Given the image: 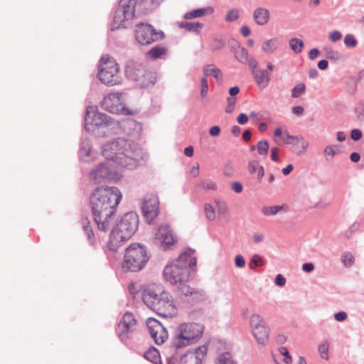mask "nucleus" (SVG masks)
Instances as JSON below:
<instances>
[{
  "label": "nucleus",
  "instance_id": "obj_1",
  "mask_svg": "<svg viewBox=\"0 0 364 364\" xmlns=\"http://www.w3.org/2000/svg\"><path fill=\"white\" fill-rule=\"evenodd\" d=\"M138 146L124 139H119L104 144L102 147V154L107 159L106 163L101 164L90 173V178L96 183H100L102 179L110 181H117L120 176L113 171L109 166V161L123 167H132L136 166L135 156H137Z\"/></svg>",
  "mask_w": 364,
  "mask_h": 364
},
{
  "label": "nucleus",
  "instance_id": "obj_2",
  "mask_svg": "<svg viewBox=\"0 0 364 364\" xmlns=\"http://www.w3.org/2000/svg\"><path fill=\"white\" fill-rule=\"evenodd\" d=\"M121 198V192L115 187H101L94 191L90 203L95 222L100 230L106 232L110 228Z\"/></svg>",
  "mask_w": 364,
  "mask_h": 364
},
{
  "label": "nucleus",
  "instance_id": "obj_3",
  "mask_svg": "<svg viewBox=\"0 0 364 364\" xmlns=\"http://www.w3.org/2000/svg\"><path fill=\"white\" fill-rule=\"evenodd\" d=\"M141 297L144 303L161 316L172 318L178 313L173 296L161 286L151 285L146 287L142 291Z\"/></svg>",
  "mask_w": 364,
  "mask_h": 364
},
{
  "label": "nucleus",
  "instance_id": "obj_4",
  "mask_svg": "<svg viewBox=\"0 0 364 364\" xmlns=\"http://www.w3.org/2000/svg\"><path fill=\"white\" fill-rule=\"evenodd\" d=\"M194 252L193 250L186 249L177 259L167 264L163 272L164 279L172 285L187 283L190 278V269H193L197 264Z\"/></svg>",
  "mask_w": 364,
  "mask_h": 364
},
{
  "label": "nucleus",
  "instance_id": "obj_5",
  "mask_svg": "<svg viewBox=\"0 0 364 364\" xmlns=\"http://www.w3.org/2000/svg\"><path fill=\"white\" fill-rule=\"evenodd\" d=\"M204 326L196 322L183 323L176 328L171 346L183 348L196 343L203 336Z\"/></svg>",
  "mask_w": 364,
  "mask_h": 364
},
{
  "label": "nucleus",
  "instance_id": "obj_6",
  "mask_svg": "<svg viewBox=\"0 0 364 364\" xmlns=\"http://www.w3.org/2000/svg\"><path fill=\"white\" fill-rule=\"evenodd\" d=\"M139 219L136 214L128 213L125 214L110 235L109 246L111 250H116L124 242L128 240L138 228Z\"/></svg>",
  "mask_w": 364,
  "mask_h": 364
},
{
  "label": "nucleus",
  "instance_id": "obj_7",
  "mask_svg": "<svg viewBox=\"0 0 364 364\" xmlns=\"http://www.w3.org/2000/svg\"><path fill=\"white\" fill-rule=\"evenodd\" d=\"M149 257L144 246L139 243H133L125 250L122 268L126 271L138 272L144 267Z\"/></svg>",
  "mask_w": 364,
  "mask_h": 364
},
{
  "label": "nucleus",
  "instance_id": "obj_8",
  "mask_svg": "<svg viewBox=\"0 0 364 364\" xmlns=\"http://www.w3.org/2000/svg\"><path fill=\"white\" fill-rule=\"evenodd\" d=\"M98 79L107 85L113 86L120 83L119 66L114 58L103 55L98 65Z\"/></svg>",
  "mask_w": 364,
  "mask_h": 364
},
{
  "label": "nucleus",
  "instance_id": "obj_9",
  "mask_svg": "<svg viewBox=\"0 0 364 364\" xmlns=\"http://www.w3.org/2000/svg\"><path fill=\"white\" fill-rule=\"evenodd\" d=\"M126 73L131 79L137 82L141 87H148L154 85L156 81L155 73L139 65L128 66Z\"/></svg>",
  "mask_w": 364,
  "mask_h": 364
},
{
  "label": "nucleus",
  "instance_id": "obj_10",
  "mask_svg": "<svg viewBox=\"0 0 364 364\" xmlns=\"http://www.w3.org/2000/svg\"><path fill=\"white\" fill-rule=\"evenodd\" d=\"M136 41L142 46L149 45L163 38V33L156 31L151 25L139 23L134 30Z\"/></svg>",
  "mask_w": 364,
  "mask_h": 364
},
{
  "label": "nucleus",
  "instance_id": "obj_11",
  "mask_svg": "<svg viewBox=\"0 0 364 364\" xmlns=\"http://www.w3.org/2000/svg\"><path fill=\"white\" fill-rule=\"evenodd\" d=\"M250 325L253 336L259 345L265 346L268 343L269 330L267 323L259 314H252L250 318Z\"/></svg>",
  "mask_w": 364,
  "mask_h": 364
},
{
  "label": "nucleus",
  "instance_id": "obj_12",
  "mask_svg": "<svg viewBox=\"0 0 364 364\" xmlns=\"http://www.w3.org/2000/svg\"><path fill=\"white\" fill-rule=\"evenodd\" d=\"M109 123L105 114L98 112V108L95 105L87 107L85 117V127L87 131H93L95 127H101Z\"/></svg>",
  "mask_w": 364,
  "mask_h": 364
},
{
  "label": "nucleus",
  "instance_id": "obj_13",
  "mask_svg": "<svg viewBox=\"0 0 364 364\" xmlns=\"http://www.w3.org/2000/svg\"><path fill=\"white\" fill-rule=\"evenodd\" d=\"M122 95L119 93H111L105 97L102 106L109 112L122 113L125 114H134V111L127 109L121 101Z\"/></svg>",
  "mask_w": 364,
  "mask_h": 364
},
{
  "label": "nucleus",
  "instance_id": "obj_14",
  "mask_svg": "<svg viewBox=\"0 0 364 364\" xmlns=\"http://www.w3.org/2000/svg\"><path fill=\"white\" fill-rule=\"evenodd\" d=\"M146 326L156 344L161 345L167 340L168 334L166 329L156 319L149 318L146 320Z\"/></svg>",
  "mask_w": 364,
  "mask_h": 364
},
{
  "label": "nucleus",
  "instance_id": "obj_15",
  "mask_svg": "<svg viewBox=\"0 0 364 364\" xmlns=\"http://www.w3.org/2000/svg\"><path fill=\"white\" fill-rule=\"evenodd\" d=\"M208 353L207 346L188 350L181 358V364H203Z\"/></svg>",
  "mask_w": 364,
  "mask_h": 364
},
{
  "label": "nucleus",
  "instance_id": "obj_16",
  "mask_svg": "<svg viewBox=\"0 0 364 364\" xmlns=\"http://www.w3.org/2000/svg\"><path fill=\"white\" fill-rule=\"evenodd\" d=\"M159 198L155 195H148L144 198L142 211L144 218L149 223L152 222L159 215Z\"/></svg>",
  "mask_w": 364,
  "mask_h": 364
},
{
  "label": "nucleus",
  "instance_id": "obj_17",
  "mask_svg": "<svg viewBox=\"0 0 364 364\" xmlns=\"http://www.w3.org/2000/svg\"><path fill=\"white\" fill-rule=\"evenodd\" d=\"M136 324V320L134 316L130 312H126L117 328V334L122 340H125L128 338L129 333L134 330Z\"/></svg>",
  "mask_w": 364,
  "mask_h": 364
},
{
  "label": "nucleus",
  "instance_id": "obj_18",
  "mask_svg": "<svg viewBox=\"0 0 364 364\" xmlns=\"http://www.w3.org/2000/svg\"><path fill=\"white\" fill-rule=\"evenodd\" d=\"M156 237L161 242V246L164 248H170L177 242V237L168 225L160 226Z\"/></svg>",
  "mask_w": 364,
  "mask_h": 364
},
{
  "label": "nucleus",
  "instance_id": "obj_19",
  "mask_svg": "<svg viewBox=\"0 0 364 364\" xmlns=\"http://www.w3.org/2000/svg\"><path fill=\"white\" fill-rule=\"evenodd\" d=\"M287 139H284V143L287 144H293L296 146L297 154L301 155L304 154L309 146V142L302 136L290 135L288 132H284Z\"/></svg>",
  "mask_w": 364,
  "mask_h": 364
},
{
  "label": "nucleus",
  "instance_id": "obj_20",
  "mask_svg": "<svg viewBox=\"0 0 364 364\" xmlns=\"http://www.w3.org/2000/svg\"><path fill=\"white\" fill-rule=\"evenodd\" d=\"M253 17L257 24L259 26L266 25L270 18L269 11L263 7L257 8L253 13Z\"/></svg>",
  "mask_w": 364,
  "mask_h": 364
},
{
  "label": "nucleus",
  "instance_id": "obj_21",
  "mask_svg": "<svg viewBox=\"0 0 364 364\" xmlns=\"http://www.w3.org/2000/svg\"><path fill=\"white\" fill-rule=\"evenodd\" d=\"M214 12L211 6L193 9L185 14L183 18L187 20L200 18L205 16L210 15Z\"/></svg>",
  "mask_w": 364,
  "mask_h": 364
},
{
  "label": "nucleus",
  "instance_id": "obj_22",
  "mask_svg": "<svg viewBox=\"0 0 364 364\" xmlns=\"http://www.w3.org/2000/svg\"><path fill=\"white\" fill-rule=\"evenodd\" d=\"M252 75L257 85L260 88L264 89L269 84L270 77L269 73H268L267 70L259 69V70H254V73Z\"/></svg>",
  "mask_w": 364,
  "mask_h": 364
},
{
  "label": "nucleus",
  "instance_id": "obj_23",
  "mask_svg": "<svg viewBox=\"0 0 364 364\" xmlns=\"http://www.w3.org/2000/svg\"><path fill=\"white\" fill-rule=\"evenodd\" d=\"M136 3L137 0H121L119 8L122 10H124L125 15L132 19L135 14Z\"/></svg>",
  "mask_w": 364,
  "mask_h": 364
},
{
  "label": "nucleus",
  "instance_id": "obj_24",
  "mask_svg": "<svg viewBox=\"0 0 364 364\" xmlns=\"http://www.w3.org/2000/svg\"><path fill=\"white\" fill-rule=\"evenodd\" d=\"M168 50L163 46H154L150 49L146 54V58L151 60L164 58L167 54Z\"/></svg>",
  "mask_w": 364,
  "mask_h": 364
},
{
  "label": "nucleus",
  "instance_id": "obj_25",
  "mask_svg": "<svg viewBox=\"0 0 364 364\" xmlns=\"http://www.w3.org/2000/svg\"><path fill=\"white\" fill-rule=\"evenodd\" d=\"M279 41L276 37L265 41L262 46V50L267 54L274 53L279 48Z\"/></svg>",
  "mask_w": 364,
  "mask_h": 364
},
{
  "label": "nucleus",
  "instance_id": "obj_26",
  "mask_svg": "<svg viewBox=\"0 0 364 364\" xmlns=\"http://www.w3.org/2000/svg\"><path fill=\"white\" fill-rule=\"evenodd\" d=\"M180 28H184L189 32L198 33L203 27V24L199 22H187L183 21L178 23Z\"/></svg>",
  "mask_w": 364,
  "mask_h": 364
},
{
  "label": "nucleus",
  "instance_id": "obj_27",
  "mask_svg": "<svg viewBox=\"0 0 364 364\" xmlns=\"http://www.w3.org/2000/svg\"><path fill=\"white\" fill-rule=\"evenodd\" d=\"M287 209V206L284 204L281 205H273V206H263L262 208V213L265 216L275 215L281 211H285Z\"/></svg>",
  "mask_w": 364,
  "mask_h": 364
},
{
  "label": "nucleus",
  "instance_id": "obj_28",
  "mask_svg": "<svg viewBox=\"0 0 364 364\" xmlns=\"http://www.w3.org/2000/svg\"><path fill=\"white\" fill-rule=\"evenodd\" d=\"M203 71L205 77L207 76H213L218 81H221L222 80V74L220 70L213 65H208L205 66Z\"/></svg>",
  "mask_w": 364,
  "mask_h": 364
},
{
  "label": "nucleus",
  "instance_id": "obj_29",
  "mask_svg": "<svg viewBox=\"0 0 364 364\" xmlns=\"http://www.w3.org/2000/svg\"><path fill=\"white\" fill-rule=\"evenodd\" d=\"M144 358L153 363H158L161 361L159 351L155 348H150L144 353Z\"/></svg>",
  "mask_w": 364,
  "mask_h": 364
},
{
  "label": "nucleus",
  "instance_id": "obj_30",
  "mask_svg": "<svg viewBox=\"0 0 364 364\" xmlns=\"http://www.w3.org/2000/svg\"><path fill=\"white\" fill-rule=\"evenodd\" d=\"M132 19L131 18H128L127 15L124 14V10H122L119 7L115 11V14L114 16V22L117 25V27L124 26V23L127 21Z\"/></svg>",
  "mask_w": 364,
  "mask_h": 364
},
{
  "label": "nucleus",
  "instance_id": "obj_31",
  "mask_svg": "<svg viewBox=\"0 0 364 364\" xmlns=\"http://www.w3.org/2000/svg\"><path fill=\"white\" fill-rule=\"evenodd\" d=\"M338 146L336 145H330L326 146L323 150V154L327 161L333 160L334 156L337 154Z\"/></svg>",
  "mask_w": 364,
  "mask_h": 364
},
{
  "label": "nucleus",
  "instance_id": "obj_32",
  "mask_svg": "<svg viewBox=\"0 0 364 364\" xmlns=\"http://www.w3.org/2000/svg\"><path fill=\"white\" fill-rule=\"evenodd\" d=\"M289 46L294 52L299 53L303 50L304 43L301 40L294 38L289 41Z\"/></svg>",
  "mask_w": 364,
  "mask_h": 364
},
{
  "label": "nucleus",
  "instance_id": "obj_33",
  "mask_svg": "<svg viewBox=\"0 0 364 364\" xmlns=\"http://www.w3.org/2000/svg\"><path fill=\"white\" fill-rule=\"evenodd\" d=\"M236 58L242 63H246L248 61V51L245 48H240L235 52Z\"/></svg>",
  "mask_w": 364,
  "mask_h": 364
},
{
  "label": "nucleus",
  "instance_id": "obj_34",
  "mask_svg": "<svg viewBox=\"0 0 364 364\" xmlns=\"http://www.w3.org/2000/svg\"><path fill=\"white\" fill-rule=\"evenodd\" d=\"M306 91V85L303 82L298 83L291 90V97L298 98Z\"/></svg>",
  "mask_w": 364,
  "mask_h": 364
},
{
  "label": "nucleus",
  "instance_id": "obj_35",
  "mask_svg": "<svg viewBox=\"0 0 364 364\" xmlns=\"http://www.w3.org/2000/svg\"><path fill=\"white\" fill-rule=\"evenodd\" d=\"M177 286H178L181 293L186 296H192L198 293L197 290L190 287L186 283L184 284H178Z\"/></svg>",
  "mask_w": 364,
  "mask_h": 364
},
{
  "label": "nucleus",
  "instance_id": "obj_36",
  "mask_svg": "<svg viewBox=\"0 0 364 364\" xmlns=\"http://www.w3.org/2000/svg\"><path fill=\"white\" fill-rule=\"evenodd\" d=\"M256 149L259 154L267 156L269 150V144L265 140L259 141L257 144Z\"/></svg>",
  "mask_w": 364,
  "mask_h": 364
},
{
  "label": "nucleus",
  "instance_id": "obj_37",
  "mask_svg": "<svg viewBox=\"0 0 364 364\" xmlns=\"http://www.w3.org/2000/svg\"><path fill=\"white\" fill-rule=\"evenodd\" d=\"M225 42L222 39L214 38L209 44V48L212 51L221 49L224 47Z\"/></svg>",
  "mask_w": 364,
  "mask_h": 364
},
{
  "label": "nucleus",
  "instance_id": "obj_38",
  "mask_svg": "<svg viewBox=\"0 0 364 364\" xmlns=\"http://www.w3.org/2000/svg\"><path fill=\"white\" fill-rule=\"evenodd\" d=\"M343 264L347 267H351L354 263V257L350 252H345L341 257Z\"/></svg>",
  "mask_w": 364,
  "mask_h": 364
},
{
  "label": "nucleus",
  "instance_id": "obj_39",
  "mask_svg": "<svg viewBox=\"0 0 364 364\" xmlns=\"http://www.w3.org/2000/svg\"><path fill=\"white\" fill-rule=\"evenodd\" d=\"M279 354L284 356L283 362L287 364H290L292 362L291 356L289 354L288 349L286 347H281L278 349Z\"/></svg>",
  "mask_w": 364,
  "mask_h": 364
},
{
  "label": "nucleus",
  "instance_id": "obj_40",
  "mask_svg": "<svg viewBox=\"0 0 364 364\" xmlns=\"http://www.w3.org/2000/svg\"><path fill=\"white\" fill-rule=\"evenodd\" d=\"M204 211H205V216L208 220H213L215 218V210L210 204H209V203L205 204Z\"/></svg>",
  "mask_w": 364,
  "mask_h": 364
},
{
  "label": "nucleus",
  "instance_id": "obj_41",
  "mask_svg": "<svg viewBox=\"0 0 364 364\" xmlns=\"http://www.w3.org/2000/svg\"><path fill=\"white\" fill-rule=\"evenodd\" d=\"M218 364H236L232 359L229 353H224L218 358Z\"/></svg>",
  "mask_w": 364,
  "mask_h": 364
},
{
  "label": "nucleus",
  "instance_id": "obj_42",
  "mask_svg": "<svg viewBox=\"0 0 364 364\" xmlns=\"http://www.w3.org/2000/svg\"><path fill=\"white\" fill-rule=\"evenodd\" d=\"M250 269H255L257 267H261L263 265L262 258L258 255H254L250 262Z\"/></svg>",
  "mask_w": 364,
  "mask_h": 364
},
{
  "label": "nucleus",
  "instance_id": "obj_43",
  "mask_svg": "<svg viewBox=\"0 0 364 364\" xmlns=\"http://www.w3.org/2000/svg\"><path fill=\"white\" fill-rule=\"evenodd\" d=\"M82 225L84 230L86 232L87 235V237L90 240H93L95 237L94 232L92 231V227L90 224V222L87 219L82 220Z\"/></svg>",
  "mask_w": 364,
  "mask_h": 364
},
{
  "label": "nucleus",
  "instance_id": "obj_44",
  "mask_svg": "<svg viewBox=\"0 0 364 364\" xmlns=\"http://www.w3.org/2000/svg\"><path fill=\"white\" fill-rule=\"evenodd\" d=\"M208 85L206 77H203L200 80V97L202 99L207 96Z\"/></svg>",
  "mask_w": 364,
  "mask_h": 364
},
{
  "label": "nucleus",
  "instance_id": "obj_45",
  "mask_svg": "<svg viewBox=\"0 0 364 364\" xmlns=\"http://www.w3.org/2000/svg\"><path fill=\"white\" fill-rule=\"evenodd\" d=\"M238 17H239L238 10L234 9L230 10L227 13V15H226L225 19L227 22H231V21H235L236 19H237Z\"/></svg>",
  "mask_w": 364,
  "mask_h": 364
},
{
  "label": "nucleus",
  "instance_id": "obj_46",
  "mask_svg": "<svg viewBox=\"0 0 364 364\" xmlns=\"http://www.w3.org/2000/svg\"><path fill=\"white\" fill-rule=\"evenodd\" d=\"M344 43L348 47L353 48L357 45V41L351 34H348L344 38Z\"/></svg>",
  "mask_w": 364,
  "mask_h": 364
},
{
  "label": "nucleus",
  "instance_id": "obj_47",
  "mask_svg": "<svg viewBox=\"0 0 364 364\" xmlns=\"http://www.w3.org/2000/svg\"><path fill=\"white\" fill-rule=\"evenodd\" d=\"M200 186L205 190H215L217 188L216 183L212 181H202L200 182Z\"/></svg>",
  "mask_w": 364,
  "mask_h": 364
},
{
  "label": "nucleus",
  "instance_id": "obj_48",
  "mask_svg": "<svg viewBox=\"0 0 364 364\" xmlns=\"http://www.w3.org/2000/svg\"><path fill=\"white\" fill-rule=\"evenodd\" d=\"M228 106L226 107L225 112L228 114L232 112L235 109L236 104V98L235 97H228L227 99Z\"/></svg>",
  "mask_w": 364,
  "mask_h": 364
},
{
  "label": "nucleus",
  "instance_id": "obj_49",
  "mask_svg": "<svg viewBox=\"0 0 364 364\" xmlns=\"http://www.w3.org/2000/svg\"><path fill=\"white\" fill-rule=\"evenodd\" d=\"M342 38V34L340 31H333L329 33V39L331 41L335 43L340 41Z\"/></svg>",
  "mask_w": 364,
  "mask_h": 364
},
{
  "label": "nucleus",
  "instance_id": "obj_50",
  "mask_svg": "<svg viewBox=\"0 0 364 364\" xmlns=\"http://www.w3.org/2000/svg\"><path fill=\"white\" fill-rule=\"evenodd\" d=\"M260 166L257 161H251L248 164V171L250 173H255Z\"/></svg>",
  "mask_w": 364,
  "mask_h": 364
},
{
  "label": "nucleus",
  "instance_id": "obj_51",
  "mask_svg": "<svg viewBox=\"0 0 364 364\" xmlns=\"http://www.w3.org/2000/svg\"><path fill=\"white\" fill-rule=\"evenodd\" d=\"M328 346L327 344H321L318 346V352L321 354L322 358H328Z\"/></svg>",
  "mask_w": 364,
  "mask_h": 364
},
{
  "label": "nucleus",
  "instance_id": "obj_52",
  "mask_svg": "<svg viewBox=\"0 0 364 364\" xmlns=\"http://www.w3.org/2000/svg\"><path fill=\"white\" fill-rule=\"evenodd\" d=\"M358 117L360 120H364V102H362L356 107Z\"/></svg>",
  "mask_w": 364,
  "mask_h": 364
},
{
  "label": "nucleus",
  "instance_id": "obj_53",
  "mask_svg": "<svg viewBox=\"0 0 364 364\" xmlns=\"http://www.w3.org/2000/svg\"><path fill=\"white\" fill-rule=\"evenodd\" d=\"M235 263L236 267L242 268L245 265V260L242 255H238L235 257Z\"/></svg>",
  "mask_w": 364,
  "mask_h": 364
},
{
  "label": "nucleus",
  "instance_id": "obj_54",
  "mask_svg": "<svg viewBox=\"0 0 364 364\" xmlns=\"http://www.w3.org/2000/svg\"><path fill=\"white\" fill-rule=\"evenodd\" d=\"M284 132H287L284 127H279L275 129L274 134L275 136H277V137H279L283 134L284 136L282 137V140L284 141V139H287V136L284 134Z\"/></svg>",
  "mask_w": 364,
  "mask_h": 364
},
{
  "label": "nucleus",
  "instance_id": "obj_55",
  "mask_svg": "<svg viewBox=\"0 0 364 364\" xmlns=\"http://www.w3.org/2000/svg\"><path fill=\"white\" fill-rule=\"evenodd\" d=\"M362 132L360 129H353L351 131L350 136L351 138L355 140L358 141L361 139L362 137Z\"/></svg>",
  "mask_w": 364,
  "mask_h": 364
},
{
  "label": "nucleus",
  "instance_id": "obj_56",
  "mask_svg": "<svg viewBox=\"0 0 364 364\" xmlns=\"http://www.w3.org/2000/svg\"><path fill=\"white\" fill-rule=\"evenodd\" d=\"M275 284L279 287H283L286 284V279L282 274H277L275 278Z\"/></svg>",
  "mask_w": 364,
  "mask_h": 364
},
{
  "label": "nucleus",
  "instance_id": "obj_57",
  "mask_svg": "<svg viewBox=\"0 0 364 364\" xmlns=\"http://www.w3.org/2000/svg\"><path fill=\"white\" fill-rule=\"evenodd\" d=\"M232 190L236 193H240L242 191V186L239 182H234L231 185Z\"/></svg>",
  "mask_w": 364,
  "mask_h": 364
},
{
  "label": "nucleus",
  "instance_id": "obj_58",
  "mask_svg": "<svg viewBox=\"0 0 364 364\" xmlns=\"http://www.w3.org/2000/svg\"><path fill=\"white\" fill-rule=\"evenodd\" d=\"M279 149L277 147H272L271 149V159L272 161H279Z\"/></svg>",
  "mask_w": 364,
  "mask_h": 364
},
{
  "label": "nucleus",
  "instance_id": "obj_59",
  "mask_svg": "<svg viewBox=\"0 0 364 364\" xmlns=\"http://www.w3.org/2000/svg\"><path fill=\"white\" fill-rule=\"evenodd\" d=\"M237 121L240 124H245L248 122V117L243 113L238 115Z\"/></svg>",
  "mask_w": 364,
  "mask_h": 364
},
{
  "label": "nucleus",
  "instance_id": "obj_60",
  "mask_svg": "<svg viewBox=\"0 0 364 364\" xmlns=\"http://www.w3.org/2000/svg\"><path fill=\"white\" fill-rule=\"evenodd\" d=\"M334 318L338 321H343L347 318V314L344 311H340L334 315Z\"/></svg>",
  "mask_w": 364,
  "mask_h": 364
},
{
  "label": "nucleus",
  "instance_id": "obj_61",
  "mask_svg": "<svg viewBox=\"0 0 364 364\" xmlns=\"http://www.w3.org/2000/svg\"><path fill=\"white\" fill-rule=\"evenodd\" d=\"M249 62V66L252 70V73H254V70H259V69H257V62L254 59L248 60Z\"/></svg>",
  "mask_w": 364,
  "mask_h": 364
},
{
  "label": "nucleus",
  "instance_id": "obj_62",
  "mask_svg": "<svg viewBox=\"0 0 364 364\" xmlns=\"http://www.w3.org/2000/svg\"><path fill=\"white\" fill-rule=\"evenodd\" d=\"M319 54V51L318 49L316 48H312L309 53V58L311 59V60H314L315 58H316L318 57Z\"/></svg>",
  "mask_w": 364,
  "mask_h": 364
},
{
  "label": "nucleus",
  "instance_id": "obj_63",
  "mask_svg": "<svg viewBox=\"0 0 364 364\" xmlns=\"http://www.w3.org/2000/svg\"><path fill=\"white\" fill-rule=\"evenodd\" d=\"M220 132V127L218 126H214L210 129L209 133L211 136H216L219 135Z\"/></svg>",
  "mask_w": 364,
  "mask_h": 364
},
{
  "label": "nucleus",
  "instance_id": "obj_64",
  "mask_svg": "<svg viewBox=\"0 0 364 364\" xmlns=\"http://www.w3.org/2000/svg\"><path fill=\"white\" fill-rule=\"evenodd\" d=\"M314 266L312 263H304L302 265V269L306 272H311L313 271Z\"/></svg>",
  "mask_w": 364,
  "mask_h": 364
}]
</instances>
